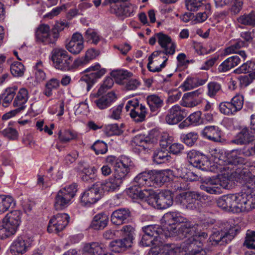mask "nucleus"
Instances as JSON below:
<instances>
[{"label": "nucleus", "mask_w": 255, "mask_h": 255, "mask_svg": "<svg viewBox=\"0 0 255 255\" xmlns=\"http://www.w3.org/2000/svg\"><path fill=\"white\" fill-rule=\"evenodd\" d=\"M162 221L163 227L166 229V236L182 240L187 233L195 232L192 223L179 212H169L164 215Z\"/></svg>", "instance_id": "obj_1"}, {"label": "nucleus", "mask_w": 255, "mask_h": 255, "mask_svg": "<svg viewBox=\"0 0 255 255\" xmlns=\"http://www.w3.org/2000/svg\"><path fill=\"white\" fill-rule=\"evenodd\" d=\"M22 213L13 210L6 214L0 222V238L6 239L15 235L21 223Z\"/></svg>", "instance_id": "obj_2"}, {"label": "nucleus", "mask_w": 255, "mask_h": 255, "mask_svg": "<svg viewBox=\"0 0 255 255\" xmlns=\"http://www.w3.org/2000/svg\"><path fill=\"white\" fill-rule=\"evenodd\" d=\"M124 166L123 169L120 165L116 166L115 173H114L113 177L108 178L103 182H96V184H100L99 189L102 191V195L104 192H115L119 190L120 187L126 178L128 174L127 167H125V164H121Z\"/></svg>", "instance_id": "obj_3"}, {"label": "nucleus", "mask_w": 255, "mask_h": 255, "mask_svg": "<svg viewBox=\"0 0 255 255\" xmlns=\"http://www.w3.org/2000/svg\"><path fill=\"white\" fill-rule=\"evenodd\" d=\"M233 179L242 184H251L255 188V161H249L232 169Z\"/></svg>", "instance_id": "obj_4"}, {"label": "nucleus", "mask_w": 255, "mask_h": 255, "mask_svg": "<svg viewBox=\"0 0 255 255\" xmlns=\"http://www.w3.org/2000/svg\"><path fill=\"white\" fill-rule=\"evenodd\" d=\"M206 196L203 193L189 191L177 195L175 202L183 208L194 210L199 208L200 201L206 200Z\"/></svg>", "instance_id": "obj_5"}, {"label": "nucleus", "mask_w": 255, "mask_h": 255, "mask_svg": "<svg viewBox=\"0 0 255 255\" xmlns=\"http://www.w3.org/2000/svg\"><path fill=\"white\" fill-rule=\"evenodd\" d=\"M240 212H249L255 209V188L247 186L239 193Z\"/></svg>", "instance_id": "obj_6"}, {"label": "nucleus", "mask_w": 255, "mask_h": 255, "mask_svg": "<svg viewBox=\"0 0 255 255\" xmlns=\"http://www.w3.org/2000/svg\"><path fill=\"white\" fill-rule=\"evenodd\" d=\"M77 191L76 185L71 184L62 188L57 193L54 202L56 210H60L68 206L72 203V199Z\"/></svg>", "instance_id": "obj_7"}, {"label": "nucleus", "mask_w": 255, "mask_h": 255, "mask_svg": "<svg viewBox=\"0 0 255 255\" xmlns=\"http://www.w3.org/2000/svg\"><path fill=\"white\" fill-rule=\"evenodd\" d=\"M84 72H90V73L82 76L80 82L82 84H86L87 91H89L96 82L97 80L106 73V70L105 68H102L100 64L97 63L85 69Z\"/></svg>", "instance_id": "obj_8"}, {"label": "nucleus", "mask_w": 255, "mask_h": 255, "mask_svg": "<svg viewBox=\"0 0 255 255\" xmlns=\"http://www.w3.org/2000/svg\"><path fill=\"white\" fill-rule=\"evenodd\" d=\"M52 61L57 69L67 71L71 68L72 57L66 50L62 48H55L52 52Z\"/></svg>", "instance_id": "obj_9"}, {"label": "nucleus", "mask_w": 255, "mask_h": 255, "mask_svg": "<svg viewBox=\"0 0 255 255\" xmlns=\"http://www.w3.org/2000/svg\"><path fill=\"white\" fill-rule=\"evenodd\" d=\"M125 109L129 111L131 118L136 123H141L145 121L148 113V110L144 105L139 104L137 99H133L128 101Z\"/></svg>", "instance_id": "obj_10"}, {"label": "nucleus", "mask_w": 255, "mask_h": 255, "mask_svg": "<svg viewBox=\"0 0 255 255\" xmlns=\"http://www.w3.org/2000/svg\"><path fill=\"white\" fill-rule=\"evenodd\" d=\"M106 247L103 244L92 242L86 244L81 251L70 250L63 255H113L106 253Z\"/></svg>", "instance_id": "obj_11"}, {"label": "nucleus", "mask_w": 255, "mask_h": 255, "mask_svg": "<svg viewBox=\"0 0 255 255\" xmlns=\"http://www.w3.org/2000/svg\"><path fill=\"white\" fill-rule=\"evenodd\" d=\"M59 37V33L55 29H50L48 25L42 24L35 30V38L37 41L45 44L53 43Z\"/></svg>", "instance_id": "obj_12"}, {"label": "nucleus", "mask_w": 255, "mask_h": 255, "mask_svg": "<svg viewBox=\"0 0 255 255\" xmlns=\"http://www.w3.org/2000/svg\"><path fill=\"white\" fill-rule=\"evenodd\" d=\"M33 238L27 235L18 236L12 242L9 251L12 255H22L32 246Z\"/></svg>", "instance_id": "obj_13"}, {"label": "nucleus", "mask_w": 255, "mask_h": 255, "mask_svg": "<svg viewBox=\"0 0 255 255\" xmlns=\"http://www.w3.org/2000/svg\"><path fill=\"white\" fill-rule=\"evenodd\" d=\"M168 55L165 51H155L149 56L147 68L153 72H158L165 67L168 59Z\"/></svg>", "instance_id": "obj_14"}, {"label": "nucleus", "mask_w": 255, "mask_h": 255, "mask_svg": "<svg viewBox=\"0 0 255 255\" xmlns=\"http://www.w3.org/2000/svg\"><path fill=\"white\" fill-rule=\"evenodd\" d=\"M216 162L218 164L217 169L220 173L218 178L215 180L218 183L219 187L226 188L228 187L230 181L234 180L232 176L233 166L231 164H223L224 161L220 159Z\"/></svg>", "instance_id": "obj_15"}, {"label": "nucleus", "mask_w": 255, "mask_h": 255, "mask_svg": "<svg viewBox=\"0 0 255 255\" xmlns=\"http://www.w3.org/2000/svg\"><path fill=\"white\" fill-rule=\"evenodd\" d=\"M100 185L96 183L81 194L80 200L82 206H90L101 198L102 195L101 189H99Z\"/></svg>", "instance_id": "obj_16"}, {"label": "nucleus", "mask_w": 255, "mask_h": 255, "mask_svg": "<svg viewBox=\"0 0 255 255\" xmlns=\"http://www.w3.org/2000/svg\"><path fill=\"white\" fill-rule=\"evenodd\" d=\"M70 216L66 213H58L53 215L49 221L47 231L49 233H59L68 225Z\"/></svg>", "instance_id": "obj_17"}, {"label": "nucleus", "mask_w": 255, "mask_h": 255, "mask_svg": "<svg viewBox=\"0 0 255 255\" xmlns=\"http://www.w3.org/2000/svg\"><path fill=\"white\" fill-rule=\"evenodd\" d=\"M239 193L222 196L217 200V206L225 210L239 213Z\"/></svg>", "instance_id": "obj_18"}, {"label": "nucleus", "mask_w": 255, "mask_h": 255, "mask_svg": "<svg viewBox=\"0 0 255 255\" xmlns=\"http://www.w3.org/2000/svg\"><path fill=\"white\" fill-rule=\"evenodd\" d=\"M187 115V112L184 108L175 105L168 110L165 120L169 125H175L181 122Z\"/></svg>", "instance_id": "obj_19"}, {"label": "nucleus", "mask_w": 255, "mask_h": 255, "mask_svg": "<svg viewBox=\"0 0 255 255\" xmlns=\"http://www.w3.org/2000/svg\"><path fill=\"white\" fill-rule=\"evenodd\" d=\"M140 243L144 247L152 246L148 255H152L155 254L161 255L163 252L164 246L168 244L163 245L162 241H157L152 237H149L145 234L142 236Z\"/></svg>", "instance_id": "obj_20"}, {"label": "nucleus", "mask_w": 255, "mask_h": 255, "mask_svg": "<svg viewBox=\"0 0 255 255\" xmlns=\"http://www.w3.org/2000/svg\"><path fill=\"white\" fill-rule=\"evenodd\" d=\"M246 148L244 147L239 149L232 150L228 155V162L223 164H231L233 166V169L237 167V165H243L247 162L246 159L243 156L248 157L249 155H246Z\"/></svg>", "instance_id": "obj_21"}, {"label": "nucleus", "mask_w": 255, "mask_h": 255, "mask_svg": "<svg viewBox=\"0 0 255 255\" xmlns=\"http://www.w3.org/2000/svg\"><path fill=\"white\" fill-rule=\"evenodd\" d=\"M234 237L233 229L215 232L209 238V242L212 245H222L231 241Z\"/></svg>", "instance_id": "obj_22"}, {"label": "nucleus", "mask_w": 255, "mask_h": 255, "mask_svg": "<svg viewBox=\"0 0 255 255\" xmlns=\"http://www.w3.org/2000/svg\"><path fill=\"white\" fill-rule=\"evenodd\" d=\"M153 187L161 186L164 183L172 180L173 171L170 169L163 170H151Z\"/></svg>", "instance_id": "obj_23"}, {"label": "nucleus", "mask_w": 255, "mask_h": 255, "mask_svg": "<svg viewBox=\"0 0 255 255\" xmlns=\"http://www.w3.org/2000/svg\"><path fill=\"white\" fill-rule=\"evenodd\" d=\"M142 231L147 236L157 241L161 240L162 242L165 238L171 237L166 236V229L163 226L161 227L158 225H149L143 227Z\"/></svg>", "instance_id": "obj_24"}, {"label": "nucleus", "mask_w": 255, "mask_h": 255, "mask_svg": "<svg viewBox=\"0 0 255 255\" xmlns=\"http://www.w3.org/2000/svg\"><path fill=\"white\" fill-rule=\"evenodd\" d=\"M255 139V131H253L249 128H245L236 134L231 142L237 145H242L251 143Z\"/></svg>", "instance_id": "obj_25"}, {"label": "nucleus", "mask_w": 255, "mask_h": 255, "mask_svg": "<svg viewBox=\"0 0 255 255\" xmlns=\"http://www.w3.org/2000/svg\"><path fill=\"white\" fill-rule=\"evenodd\" d=\"M67 49L73 54H78L84 48V40L82 35L76 32L73 34L70 41L66 44Z\"/></svg>", "instance_id": "obj_26"}, {"label": "nucleus", "mask_w": 255, "mask_h": 255, "mask_svg": "<svg viewBox=\"0 0 255 255\" xmlns=\"http://www.w3.org/2000/svg\"><path fill=\"white\" fill-rule=\"evenodd\" d=\"M157 42L160 46L169 55H173L175 52L176 45L171 38L162 32L157 33Z\"/></svg>", "instance_id": "obj_27"}, {"label": "nucleus", "mask_w": 255, "mask_h": 255, "mask_svg": "<svg viewBox=\"0 0 255 255\" xmlns=\"http://www.w3.org/2000/svg\"><path fill=\"white\" fill-rule=\"evenodd\" d=\"M96 97V95L93 94L91 95L90 98L96 105L97 107L101 110L108 108L117 99L115 93L113 92H109L107 94L100 97L96 100H94Z\"/></svg>", "instance_id": "obj_28"}, {"label": "nucleus", "mask_w": 255, "mask_h": 255, "mask_svg": "<svg viewBox=\"0 0 255 255\" xmlns=\"http://www.w3.org/2000/svg\"><path fill=\"white\" fill-rule=\"evenodd\" d=\"M135 185L143 189L152 188L153 183L151 179V170L143 171L138 174L134 178Z\"/></svg>", "instance_id": "obj_29"}, {"label": "nucleus", "mask_w": 255, "mask_h": 255, "mask_svg": "<svg viewBox=\"0 0 255 255\" xmlns=\"http://www.w3.org/2000/svg\"><path fill=\"white\" fill-rule=\"evenodd\" d=\"M106 161L107 163L113 165L114 173H115L116 166L119 165L123 169L124 166H121L120 163L124 164L125 163V166H126L125 167H127L128 168L127 173H128L134 166L133 163L131 159L126 156H122L119 158H117L116 157L114 156H109L106 158Z\"/></svg>", "instance_id": "obj_30"}, {"label": "nucleus", "mask_w": 255, "mask_h": 255, "mask_svg": "<svg viewBox=\"0 0 255 255\" xmlns=\"http://www.w3.org/2000/svg\"><path fill=\"white\" fill-rule=\"evenodd\" d=\"M130 215V212L128 209H119L113 212L111 216V220L113 224L116 225H120L126 223Z\"/></svg>", "instance_id": "obj_31"}, {"label": "nucleus", "mask_w": 255, "mask_h": 255, "mask_svg": "<svg viewBox=\"0 0 255 255\" xmlns=\"http://www.w3.org/2000/svg\"><path fill=\"white\" fill-rule=\"evenodd\" d=\"M206 81V80L201 79L197 76H189L180 86L179 88L183 91L191 90L199 86L204 85Z\"/></svg>", "instance_id": "obj_32"}, {"label": "nucleus", "mask_w": 255, "mask_h": 255, "mask_svg": "<svg viewBox=\"0 0 255 255\" xmlns=\"http://www.w3.org/2000/svg\"><path fill=\"white\" fill-rule=\"evenodd\" d=\"M202 135L204 138L214 142H220L221 140V130L215 126L205 127L202 131Z\"/></svg>", "instance_id": "obj_33"}, {"label": "nucleus", "mask_w": 255, "mask_h": 255, "mask_svg": "<svg viewBox=\"0 0 255 255\" xmlns=\"http://www.w3.org/2000/svg\"><path fill=\"white\" fill-rule=\"evenodd\" d=\"M28 92L25 88L19 90L13 102V106L20 112L26 107V103L28 99Z\"/></svg>", "instance_id": "obj_34"}, {"label": "nucleus", "mask_w": 255, "mask_h": 255, "mask_svg": "<svg viewBox=\"0 0 255 255\" xmlns=\"http://www.w3.org/2000/svg\"><path fill=\"white\" fill-rule=\"evenodd\" d=\"M158 209H165L171 206L173 203V195L169 190H165L158 194Z\"/></svg>", "instance_id": "obj_35"}, {"label": "nucleus", "mask_w": 255, "mask_h": 255, "mask_svg": "<svg viewBox=\"0 0 255 255\" xmlns=\"http://www.w3.org/2000/svg\"><path fill=\"white\" fill-rule=\"evenodd\" d=\"M99 54L98 51L93 48L89 49L86 51L84 56L78 58L74 60L73 67H77L84 66L95 59Z\"/></svg>", "instance_id": "obj_36"}, {"label": "nucleus", "mask_w": 255, "mask_h": 255, "mask_svg": "<svg viewBox=\"0 0 255 255\" xmlns=\"http://www.w3.org/2000/svg\"><path fill=\"white\" fill-rule=\"evenodd\" d=\"M241 63V59L237 55L232 56L224 60L218 67L220 72H226L237 66Z\"/></svg>", "instance_id": "obj_37"}, {"label": "nucleus", "mask_w": 255, "mask_h": 255, "mask_svg": "<svg viewBox=\"0 0 255 255\" xmlns=\"http://www.w3.org/2000/svg\"><path fill=\"white\" fill-rule=\"evenodd\" d=\"M146 102L151 112L157 113L164 104L163 100L155 94L148 95L146 97Z\"/></svg>", "instance_id": "obj_38"}, {"label": "nucleus", "mask_w": 255, "mask_h": 255, "mask_svg": "<svg viewBox=\"0 0 255 255\" xmlns=\"http://www.w3.org/2000/svg\"><path fill=\"white\" fill-rule=\"evenodd\" d=\"M78 133L73 130L66 129L60 130L58 132V138L60 142L66 143L78 138Z\"/></svg>", "instance_id": "obj_39"}, {"label": "nucleus", "mask_w": 255, "mask_h": 255, "mask_svg": "<svg viewBox=\"0 0 255 255\" xmlns=\"http://www.w3.org/2000/svg\"><path fill=\"white\" fill-rule=\"evenodd\" d=\"M108 216L105 213H100L95 215L91 226L95 230H102L108 225Z\"/></svg>", "instance_id": "obj_40"}, {"label": "nucleus", "mask_w": 255, "mask_h": 255, "mask_svg": "<svg viewBox=\"0 0 255 255\" xmlns=\"http://www.w3.org/2000/svg\"><path fill=\"white\" fill-rule=\"evenodd\" d=\"M131 244L130 243V240H126L124 238L113 241L110 244L111 250L115 253H120L131 247Z\"/></svg>", "instance_id": "obj_41"}, {"label": "nucleus", "mask_w": 255, "mask_h": 255, "mask_svg": "<svg viewBox=\"0 0 255 255\" xmlns=\"http://www.w3.org/2000/svg\"><path fill=\"white\" fill-rule=\"evenodd\" d=\"M200 188L209 194H218L222 193V190L217 181L211 179L207 182L201 185Z\"/></svg>", "instance_id": "obj_42"}, {"label": "nucleus", "mask_w": 255, "mask_h": 255, "mask_svg": "<svg viewBox=\"0 0 255 255\" xmlns=\"http://www.w3.org/2000/svg\"><path fill=\"white\" fill-rule=\"evenodd\" d=\"M236 74L249 73L251 76L255 78V61H248L234 70Z\"/></svg>", "instance_id": "obj_43"}, {"label": "nucleus", "mask_w": 255, "mask_h": 255, "mask_svg": "<svg viewBox=\"0 0 255 255\" xmlns=\"http://www.w3.org/2000/svg\"><path fill=\"white\" fill-rule=\"evenodd\" d=\"M144 199L152 207L158 209V194L155 193L152 188L145 189Z\"/></svg>", "instance_id": "obj_44"}, {"label": "nucleus", "mask_w": 255, "mask_h": 255, "mask_svg": "<svg viewBox=\"0 0 255 255\" xmlns=\"http://www.w3.org/2000/svg\"><path fill=\"white\" fill-rule=\"evenodd\" d=\"M85 37L88 42L95 45L98 44L101 41H105L103 37L97 31L92 29L87 30Z\"/></svg>", "instance_id": "obj_45"}, {"label": "nucleus", "mask_w": 255, "mask_h": 255, "mask_svg": "<svg viewBox=\"0 0 255 255\" xmlns=\"http://www.w3.org/2000/svg\"><path fill=\"white\" fill-rule=\"evenodd\" d=\"M238 22L245 25L255 26V10L249 13L240 15L237 18Z\"/></svg>", "instance_id": "obj_46"}, {"label": "nucleus", "mask_w": 255, "mask_h": 255, "mask_svg": "<svg viewBox=\"0 0 255 255\" xmlns=\"http://www.w3.org/2000/svg\"><path fill=\"white\" fill-rule=\"evenodd\" d=\"M153 158L155 163L161 164L170 160L171 156L167 150L157 149L155 151Z\"/></svg>", "instance_id": "obj_47"}, {"label": "nucleus", "mask_w": 255, "mask_h": 255, "mask_svg": "<svg viewBox=\"0 0 255 255\" xmlns=\"http://www.w3.org/2000/svg\"><path fill=\"white\" fill-rule=\"evenodd\" d=\"M204 11L203 12H199L197 13L196 15H194V18L192 21L193 24L201 23L205 21L208 17L210 14L211 5L210 4H206L204 7L202 8Z\"/></svg>", "instance_id": "obj_48"}, {"label": "nucleus", "mask_w": 255, "mask_h": 255, "mask_svg": "<svg viewBox=\"0 0 255 255\" xmlns=\"http://www.w3.org/2000/svg\"><path fill=\"white\" fill-rule=\"evenodd\" d=\"M145 189H142L135 184L129 187L127 191L128 196L133 199H143Z\"/></svg>", "instance_id": "obj_49"}, {"label": "nucleus", "mask_w": 255, "mask_h": 255, "mask_svg": "<svg viewBox=\"0 0 255 255\" xmlns=\"http://www.w3.org/2000/svg\"><path fill=\"white\" fill-rule=\"evenodd\" d=\"M206 4H210L208 0H186V7L190 11L198 10Z\"/></svg>", "instance_id": "obj_50"}, {"label": "nucleus", "mask_w": 255, "mask_h": 255, "mask_svg": "<svg viewBox=\"0 0 255 255\" xmlns=\"http://www.w3.org/2000/svg\"><path fill=\"white\" fill-rule=\"evenodd\" d=\"M219 108L221 113L227 116H233L239 112L230 102L220 103Z\"/></svg>", "instance_id": "obj_51"}, {"label": "nucleus", "mask_w": 255, "mask_h": 255, "mask_svg": "<svg viewBox=\"0 0 255 255\" xmlns=\"http://www.w3.org/2000/svg\"><path fill=\"white\" fill-rule=\"evenodd\" d=\"M177 176L186 181H193L197 179V176L194 173L181 167L177 169Z\"/></svg>", "instance_id": "obj_52"}, {"label": "nucleus", "mask_w": 255, "mask_h": 255, "mask_svg": "<svg viewBox=\"0 0 255 255\" xmlns=\"http://www.w3.org/2000/svg\"><path fill=\"white\" fill-rule=\"evenodd\" d=\"M16 90L17 89L14 87L8 88L5 90L1 96V99H3L2 104L4 107H7L8 104L12 102Z\"/></svg>", "instance_id": "obj_53"}, {"label": "nucleus", "mask_w": 255, "mask_h": 255, "mask_svg": "<svg viewBox=\"0 0 255 255\" xmlns=\"http://www.w3.org/2000/svg\"><path fill=\"white\" fill-rule=\"evenodd\" d=\"M111 76L114 78L117 83L123 84L125 83L124 80L130 76V73L127 70H115L111 73Z\"/></svg>", "instance_id": "obj_54"}, {"label": "nucleus", "mask_w": 255, "mask_h": 255, "mask_svg": "<svg viewBox=\"0 0 255 255\" xmlns=\"http://www.w3.org/2000/svg\"><path fill=\"white\" fill-rule=\"evenodd\" d=\"M59 86V80L52 78L46 83L43 94L47 97H50L52 95V91L57 89Z\"/></svg>", "instance_id": "obj_55"}, {"label": "nucleus", "mask_w": 255, "mask_h": 255, "mask_svg": "<svg viewBox=\"0 0 255 255\" xmlns=\"http://www.w3.org/2000/svg\"><path fill=\"white\" fill-rule=\"evenodd\" d=\"M198 138V134L195 132H191L187 134H182L181 140L189 146H193Z\"/></svg>", "instance_id": "obj_56"}, {"label": "nucleus", "mask_w": 255, "mask_h": 255, "mask_svg": "<svg viewBox=\"0 0 255 255\" xmlns=\"http://www.w3.org/2000/svg\"><path fill=\"white\" fill-rule=\"evenodd\" d=\"M245 46L246 42L245 41L241 40L236 41L225 49V54L229 55L235 53H238L240 48Z\"/></svg>", "instance_id": "obj_57"}, {"label": "nucleus", "mask_w": 255, "mask_h": 255, "mask_svg": "<svg viewBox=\"0 0 255 255\" xmlns=\"http://www.w3.org/2000/svg\"><path fill=\"white\" fill-rule=\"evenodd\" d=\"M33 72L35 79L37 82H41L46 78V75L43 71V65L41 61H39L33 67Z\"/></svg>", "instance_id": "obj_58"}, {"label": "nucleus", "mask_w": 255, "mask_h": 255, "mask_svg": "<svg viewBox=\"0 0 255 255\" xmlns=\"http://www.w3.org/2000/svg\"><path fill=\"white\" fill-rule=\"evenodd\" d=\"M97 171V169L94 166L85 167L83 170L84 175L82 177V180L85 181L94 180L96 178Z\"/></svg>", "instance_id": "obj_59"}, {"label": "nucleus", "mask_w": 255, "mask_h": 255, "mask_svg": "<svg viewBox=\"0 0 255 255\" xmlns=\"http://www.w3.org/2000/svg\"><path fill=\"white\" fill-rule=\"evenodd\" d=\"M191 125L197 126L203 124V121L202 117V113L200 111L195 112L191 115L186 119Z\"/></svg>", "instance_id": "obj_60"}, {"label": "nucleus", "mask_w": 255, "mask_h": 255, "mask_svg": "<svg viewBox=\"0 0 255 255\" xmlns=\"http://www.w3.org/2000/svg\"><path fill=\"white\" fill-rule=\"evenodd\" d=\"M91 148L95 153L98 154H105L108 150L107 144L103 141L97 140L91 146Z\"/></svg>", "instance_id": "obj_61"}, {"label": "nucleus", "mask_w": 255, "mask_h": 255, "mask_svg": "<svg viewBox=\"0 0 255 255\" xmlns=\"http://www.w3.org/2000/svg\"><path fill=\"white\" fill-rule=\"evenodd\" d=\"M10 71L14 76L20 77L23 75L25 68L21 63L15 62L11 65Z\"/></svg>", "instance_id": "obj_62"}, {"label": "nucleus", "mask_w": 255, "mask_h": 255, "mask_svg": "<svg viewBox=\"0 0 255 255\" xmlns=\"http://www.w3.org/2000/svg\"><path fill=\"white\" fill-rule=\"evenodd\" d=\"M248 249H255V232L248 230L244 243Z\"/></svg>", "instance_id": "obj_63"}, {"label": "nucleus", "mask_w": 255, "mask_h": 255, "mask_svg": "<svg viewBox=\"0 0 255 255\" xmlns=\"http://www.w3.org/2000/svg\"><path fill=\"white\" fill-rule=\"evenodd\" d=\"M4 212H6L10 208H13L16 204L14 199L10 196L2 195L0 196Z\"/></svg>", "instance_id": "obj_64"}]
</instances>
